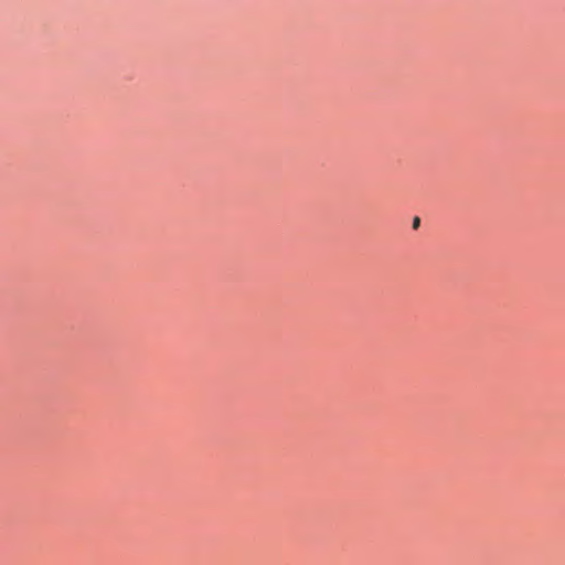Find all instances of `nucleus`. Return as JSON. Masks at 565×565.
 <instances>
[{
  "label": "nucleus",
  "mask_w": 565,
  "mask_h": 565,
  "mask_svg": "<svg viewBox=\"0 0 565 565\" xmlns=\"http://www.w3.org/2000/svg\"><path fill=\"white\" fill-rule=\"evenodd\" d=\"M419 225H420V218L416 216L415 218H413V228L416 230Z\"/></svg>",
  "instance_id": "f257e3e1"
}]
</instances>
